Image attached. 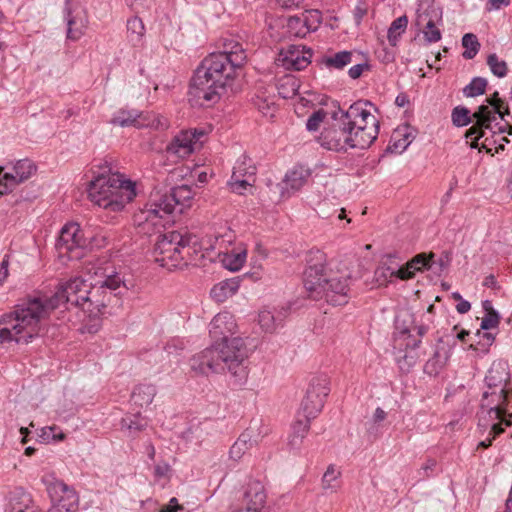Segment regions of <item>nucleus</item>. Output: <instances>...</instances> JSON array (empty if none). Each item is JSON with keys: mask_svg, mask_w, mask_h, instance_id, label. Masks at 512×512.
I'll list each match as a JSON object with an SVG mask.
<instances>
[{"mask_svg": "<svg viewBox=\"0 0 512 512\" xmlns=\"http://www.w3.org/2000/svg\"><path fill=\"white\" fill-rule=\"evenodd\" d=\"M89 284L81 277H75L62 284L50 297H32L18 304L15 309L0 318V345L10 342L28 343L39 335L41 322L51 311L61 305L81 307L88 297Z\"/></svg>", "mask_w": 512, "mask_h": 512, "instance_id": "f257e3e1", "label": "nucleus"}, {"mask_svg": "<svg viewBox=\"0 0 512 512\" xmlns=\"http://www.w3.org/2000/svg\"><path fill=\"white\" fill-rule=\"evenodd\" d=\"M246 60L240 43H225L223 51L211 53L201 61L191 80L190 95L206 103L218 102Z\"/></svg>", "mask_w": 512, "mask_h": 512, "instance_id": "f03ea898", "label": "nucleus"}, {"mask_svg": "<svg viewBox=\"0 0 512 512\" xmlns=\"http://www.w3.org/2000/svg\"><path fill=\"white\" fill-rule=\"evenodd\" d=\"M308 266L304 272V286L314 299L324 298L334 306H342L351 298V274L348 270H327L325 255L316 250L309 253Z\"/></svg>", "mask_w": 512, "mask_h": 512, "instance_id": "7ed1b4c3", "label": "nucleus"}, {"mask_svg": "<svg viewBox=\"0 0 512 512\" xmlns=\"http://www.w3.org/2000/svg\"><path fill=\"white\" fill-rule=\"evenodd\" d=\"M193 198V191L187 185L174 187L170 193L151 195L145 208L134 214V225L139 234L152 235L169 222V216L177 205L188 206Z\"/></svg>", "mask_w": 512, "mask_h": 512, "instance_id": "20e7f679", "label": "nucleus"}, {"mask_svg": "<svg viewBox=\"0 0 512 512\" xmlns=\"http://www.w3.org/2000/svg\"><path fill=\"white\" fill-rule=\"evenodd\" d=\"M88 196L99 207L121 211L135 198V183L119 173H102L90 182Z\"/></svg>", "mask_w": 512, "mask_h": 512, "instance_id": "39448f33", "label": "nucleus"}, {"mask_svg": "<svg viewBox=\"0 0 512 512\" xmlns=\"http://www.w3.org/2000/svg\"><path fill=\"white\" fill-rule=\"evenodd\" d=\"M487 102L489 105H481L474 112L475 124L466 132V138L471 139V146L473 148L478 147V140L485 136L486 130L491 131L493 134L507 132L509 135H512V125L506 124L501 126L496 122L497 119L503 120L504 116L510 113L508 105L499 98V93L494 92L487 99Z\"/></svg>", "mask_w": 512, "mask_h": 512, "instance_id": "423d86ee", "label": "nucleus"}, {"mask_svg": "<svg viewBox=\"0 0 512 512\" xmlns=\"http://www.w3.org/2000/svg\"><path fill=\"white\" fill-rule=\"evenodd\" d=\"M197 244L198 239L195 235L169 231L158 237L153 250L154 260L168 270L181 267L186 264L185 255L190 254V249Z\"/></svg>", "mask_w": 512, "mask_h": 512, "instance_id": "0eeeda50", "label": "nucleus"}, {"mask_svg": "<svg viewBox=\"0 0 512 512\" xmlns=\"http://www.w3.org/2000/svg\"><path fill=\"white\" fill-rule=\"evenodd\" d=\"M132 286V281L126 280L118 272L107 275L98 284H89L88 297H84L81 308L88 313L90 318L97 319L104 314L112 294L114 296L123 295Z\"/></svg>", "mask_w": 512, "mask_h": 512, "instance_id": "6e6552de", "label": "nucleus"}, {"mask_svg": "<svg viewBox=\"0 0 512 512\" xmlns=\"http://www.w3.org/2000/svg\"><path fill=\"white\" fill-rule=\"evenodd\" d=\"M372 107L370 102L359 100L342 114L347 129L357 140L355 145L359 149L368 148L379 134V122L371 113Z\"/></svg>", "mask_w": 512, "mask_h": 512, "instance_id": "1a4fd4ad", "label": "nucleus"}, {"mask_svg": "<svg viewBox=\"0 0 512 512\" xmlns=\"http://www.w3.org/2000/svg\"><path fill=\"white\" fill-rule=\"evenodd\" d=\"M212 345L221 373L227 371L236 385H243L248 378V349L244 339L234 337L230 341Z\"/></svg>", "mask_w": 512, "mask_h": 512, "instance_id": "9d476101", "label": "nucleus"}, {"mask_svg": "<svg viewBox=\"0 0 512 512\" xmlns=\"http://www.w3.org/2000/svg\"><path fill=\"white\" fill-rule=\"evenodd\" d=\"M105 238L92 237L87 231H83L78 223L72 222L63 226L56 243V249L60 257L69 260L80 259L83 250L88 247H101Z\"/></svg>", "mask_w": 512, "mask_h": 512, "instance_id": "9b49d317", "label": "nucleus"}, {"mask_svg": "<svg viewBox=\"0 0 512 512\" xmlns=\"http://www.w3.org/2000/svg\"><path fill=\"white\" fill-rule=\"evenodd\" d=\"M507 390L488 389L484 391L481 402L482 416L479 418L478 426L480 429L487 430L490 422L501 420L506 426H511L512 422L504 419L505 416H512L506 408Z\"/></svg>", "mask_w": 512, "mask_h": 512, "instance_id": "f8f14e48", "label": "nucleus"}, {"mask_svg": "<svg viewBox=\"0 0 512 512\" xmlns=\"http://www.w3.org/2000/svg\"><path fill=\"white\" fill-rule=\"evenodd\" d=\"M329 391L330 389L328 387V379L326 376H319L311 379L306 395L301 404L304 417L311 420L320 413Z\"/></svg>", "mask_w": 512, "mask_h": 512, "instance_id": "ddd939ff", "label": "nucleus"}, {"mask_svg": "<svg viewBox=\"0 0 512 512\" xmlns=\"http://www.w3.org/2000/svg\"><path fill=\"white\" fill-rule=\"evenodd\" d=\"M65 20L67 23V38L72 41L79 40L88 27V15L85 8L73 0H65Z\"/></svg>", "mask_w": 512, "mask_h": 512, "instance_id": "4468645a", "label": "nucleus"}, {"mask_svg": "<svg viewBox=\"0 0 512 512\" xmlns=\"http://www.w3.org/2000/svg\"><path fill=\"white\" fill-rule=\"evenodd\" d=\"M347 124L341 116L338 128L333 127L322 132L320 141L321 145L329 150L346 151L349 148H358L356 139L347 129Z\"/></svg>", "mask_w": 512, "mask_h": 512, "instance_id": "2eb2a0df", "label": "nucleus"}, {"mask_svg": "<svg viewBox=\"0 0 512 512\" xmlns=\"http://www.w3.org/2000/svg\"><path fill=\"white\" fill-rule=\"evenodd\" d=\"M0 167V196L8 193L13 186L30 178L36 172L35 164L29 159L17 161L12 171L2 174Z\"/></svg>", "mask_w": 512, "mask_h": 512, "instance_id": "dca6fc26", "label": "nucleus"}, {"mask_svg": "<svg viewBox=\"0 0 512 512\" xmlns=\"http://www.w3.org/2000/svg\"><path fill=\"white\" fill-rule=\"evenodd\" d=\"M204 136L205 132L203 130L195 129L193 131H181L167 146V150L171 154H175L180 158H185L201 147V139Z\"/></svg>", "mask_w": 512, "mask_h": 512, "instance_id": "f3484780", "label": "nucleus"}, {"mask_svg": "<svg viewBox=\"0 0 512 512\" xmlns=\"http://www.w3.org/2000/svg\"><path fill=\"white\" fill-rule=\"evenodd\" d=\"M312 51L301 45H288L282 48L277 62L278 65L287 70L300 71L305 69L311 62Z\"/></svg>", "mask_w": 512, "mask_h": 512, "instance_id": "a211bd4d", "label": "nucleus"}, {"mask_svg": "<svg viewBox=\"0 0 512 512\" xmlns=\"http://www.w3.org/2000/svg\"><path fill=\"white\" fill-rule=\"evenodd\" d=\"M237 328L236 320L230 312H219L209 324V334L213 344L230 341L231 338H234Z\"/></svg>", "mask_w": 512, "mask_h": 512, "instance_id": "6ab92c4d", "label": "nucleus"}, {"mask_svg": "<svg viewBox=\"0 0 512 512\" xmlns=\"http://www.w3.org/2000/svg\"><path fill=\"white\" fill-rule=\"evenodd\" d=\"M111 123L121 127L134 126L137 128L142 127H155L158 128L163 124L156 120L155 116L149 112H139L137 110H119L112 118Z\"/></svg>", "mask_w": 512, "mask_h": 512, "instance_id": "aec40b11", "label": "nucleus"}, {"mask_svg": "<svg viewBox=\"0 0 512 512\" xmlns=\"http://www.w3.org/2000/svg\"><path fill=\"white\" fill-rule=\"evenodd\" d=\"M311 173L304 166H295L289 170L283 181L278 184L282 197H290V195L300 190L308 181Z\"/></svg>", "mask_w": 512, "mask_h": 512, "instance_id": "412c9836", "label": "nucleus"}, {"mask_svg": "<svg viewBox=\"0 0 512 512\" xmlns=\"http://www.w3.org/2000/svg\"><path fill=\"white\" fill-rule=\"evenodd\" d=\"M55 494L63 495L57 500V503L49 510V512H76L78 506V496L63 481L56 480L50 488Z\"/></svg>", "mask_w": 512, "mask_h": 512, "instance_id": "4be33fe9", "label": "nucleus"}, {"mask_svg": "<svg viewBox=\"0 0 512 512\" xmlns=\"http://www.w3.org/2000/svg\"><path fill=\"white\" fill-rule=\"evenodd\" d=\"M190 367L195 373L201 375H208L209 373H221V367L216 360L215 349H213V345L194 355L190 359Z\"/></svg>", "mask_w": 512, "mask_h": 512, "instance_id": "5701e85b", "label": "nucleus"}, {"mask_svg": "<svg viewBox=\"0 0 512 512\" xmlns=\"http://www.w3.org/2000/svg\"><path fill=\"white\" fill-rule=\"evenodd\" d=\"M265 500L263 485L258 481L251 482L245 491L242 507L237 512H260Z\"/></svg>", "mask_w": 512, "mask_h": 512, "instance_id": "b1692460", "label": "nucleus"}, {"mask_svg": "<svg viewBox=\"0 0 512 512\" xmlns=\"http://www.w3.org/2000/svg\"><path fill=\"white\" fill-rule=\"evenodd\" d=\"M321 23V13L318 10H308L301 16L290 17L288 20L289 29H295L301 26V29L295 32L297 37H305L311 31H315Z\"/></svg>", "mask_w": 512, "mask_h": 512, "instance_id": "393cba45", "label": "nucleus"}, {"mask_svg": "<svg viewBox=\"0 0 512 512\" xmlns=\"http://www.w3.org/2000/svg\"><path fill=\"white\" fill-rule=\"evenodd\" d=\"M510 379L509 365L507 362L494 361L485 377L488 389H498L504 391Z\"/></svg>", "mask_w": 512, "mask_h": 512, "instance_id": "a878e982", "label": "nucleus"}, {"mask_svg": "<svg viewBox=\"0 0 512 512\" xmlns=\"http://www.w3.org/2000/svg\"><path fill=\"white\" fill-rule=\"evenodd\" d=\"M286 311L263 309L258 314V323L266 333H274L283 326Z\"/></svg>", "mask_w": 512, "mask_h": 512, "instance_id": "bb28decb", "label": "nucleus"}, {"mask_svg": "<svg viewBox=\"0 0 512 512\" xmlns=\"http://www.w3.org/2000/svg\"><path fill=\"white\" fill-rule=\"evenodd\" d=\"M7 512H42L32 505L29 493L22 488H16L10 493Z\"/></svg>", "mask_w": 512, "mask_h": 512, "instance_id": "cd10ccee", "label": "nucleus"}, {"mask_svg": "<svg viewBox=\"0 0 512 512\" xmlns=\"http://www.w3.org/2000/svg\"><path fill=\"white\" fill-rule=\"evenodd\" d=\"M240 286L238 278L223 280L213 286L210 295L216 302H225L228 298L237 293Z\"/></svg>", "mask_w": 512, "mask_h": 512, "instance_id": "c85d7f7f", "label": "nucleus"}, {"mask_svg": "<svg viewBox=\"0 0 512 512\" xmlns=\"http://www.w3.org/2000/svg\"><path fill=\"white\" fill-rule=\"evenodd\" d=\"M246 249L238 247L230 252L219 254L220 262L223 267L230 271H238L242 268L246 261Z\"/></svg>", "mask_w": 512, "mask_h": 512, "instance_id": "c756f323", "label": "nucleus"}, {"mask_svg": "<svg viewBox=\"0 0 512 512\" xmlns=\"http://www.w3.org/2000/svg\"><path fill=\"white\" fill-rule=\"evenodd\" d=\"M417 25L422 26L423 36L427 43H436L441 39V31L428 12L418 14Z\"/></svg>", "mask_w": 512, "mask_h": 512, "instance_id": "7c9ffc66", "label": "nucleus"}, {"mask_svg": "<svg viewBox=\"0 0 512 512\" xmlns=\"http://www.w3.org/2000/svg\"><path fill=\"white\" fill-rule=\"evenodd\" d=\"M253 446L252 435L249 431L243 432L229 450V459L238 462Z\"/></svg>", "mask_w": 512, "mask_h": 512, "instance_id": "2f4dec72", "label": "nucleus"}, {"mask_svg": "<svg viewBox=\"0 0 512 512\" xmlns=\"http://www.w3.org/2000/svg\"><path fill=\"white\" fill-rule=\"evenodd\" d=\"M156 392V387L154 385L141 384L134 389L131 399L137 406H147L152 403Z\"/></svg>", "mask_w": 512, "mask_h": 512, "instance_id": "473e14b6", "label": "nucleus"}, {"mask_svg": "<svg viewBox=\"0 0 512 512\" xmlns=\"http://www.w3.org/2000/svg\"><path fill=\"white\" fill-rule=\"evenodd\" d=\"M299 81L294 75H284L278 80L277 90L278 94L283 99L293 98L299 90Z\"/></svg>", "mask_w": 512, "mask_h": 512, "instance_id": "72a5a7b5", "label": "nucleus"}, {"mask_svg": "<svg viewBox=\"0 0 512 512\" xmlns=\"http://www.w3.org/2000/svg\"><path fill=\"white\" fill-rule=\"evenodd\" d=\"M148 426V420L141 414L126 415L121 419V429L127 430L129 435H135Z\"/></svg>", "mask_w": 512, "mask_h": 512, "instance_id": "f704fd0d", "label": "nucleus"}, {"mask_svg": "<svg viewBox=\"0 0 512 512\" xmlns=\"http://www.w3.org/2000/svg\"><path fill=\"white\" fill-rule=\"evenodd\" d=\"M354 54L350 51H340L330 56H325L322 63L329 69L342 70L353 62Z\"/></svg>", "mask_w": 512, "mask_h": 512, "instance_id": "c9c22d12", "label": "nucleus"}, {"mask_svg": "<svg viewBox=\"0 0 512 512\" xmlns=\"http://www.w3.org/2000/svg\"><path fill=\"white\" fill-rule=\"evenodd\" d=\"M341 472L334 466L329 465L322 477V488L326 492L335 493L340 488Z\"/></svg>", "mask_w": 512, "mask_h": 512, "instance_id": "e433bc0d", "label": "nucleus"}, {"mask_svg": "<svg viewBox=\"0 0 512 512\" xmlns=\"http://www.w3.org/2000/svg\"><path fill=\"white\" fill-rule=\"evenodd\" d=\"M407 25L408 19L405 15L396 18L391 23L388 29L387 38L392 46H395L397 44L400 36L406 31Z\"/></svg>", "mask_w": 512, "mask_h": 512, "instance_id": "4c0bfd02", "label": "nucleus"}, {"mask_svg": "<svg viewBox=\"0 0 512 512\" xmlns=\"http://www.w3.org/2000/svg\"><path fill=\"white\" fill-rule=\"evenodd\" d=\"M483 308L486 312V315L482 318L481 328L483 330H489L496 328L500 321V316L497 311L494 310L491 301L485 300L483 302Z\"/></svg>", "mask_w": 512, "mask_h": 512, "instance_id": "58836bf2", "label": "nucleus"}, {"mask_svg": "<svg viewBox=\"0 0 512 512\" xmlns=\"http://www.w3.org/2000/svg\"><path fill=\"white\" fill-rule=\"evenodd\" d=\"M396 267L382 263L374 272V280L378 286H386L395 277Z\"/></svg>", "mask_w": 512, "mask_h": 512, "instance_id": "ea45409f", "label": "nucleus"}, {"mask_svg": "<svg viewBox=\"0 0 512 512\" xmlns=\"http://www.w3.org/2000/svg\"><path fill=\"white\" fill-rule=\"evenodd\" d=\"M310 428V420L305 417V420H298L293 425V433L290 439V445L297 447L300 445Z\"/></svg>", "mask_w": 512, "mask_h": 512, "instance_id": "a19ab883", "label": "nucleus"}, {"mask_svg": "<svg viewBox=\"0 0 512 512\" xmlns=\"http://www.w3.org/2000/svg\"><path fill=\"white\" fill-rule=\"evenodd\" d=\"M462 45L465 48V51L462 53V56L468 60L473 59L480 49V43L476 35L473 33H466L462 37Z\"/></svg>", "mask_w": 512, "mask_h": 512, "instance_id": "79ce46f5", "label": "nucleus"}, {"mask_svg": "<svg viewBox=\"0 0 512 512\" xmlns=\"http://www.w3.org/2000/svg\"><path fill=\"white\" fill-rule=\"evenodd\" d=\"M487 87V80L482 77H475L463 89V94L466 97H476L485 93Z\"/></svg>", "mask_w": 512, "mask_h": 512, "instance_id": "37998d69", "label": "nucleus"}, {"mask_svg": "<svg viewBox=\"0 0 512 512\" xmlns=\"http://www.w3.org/2000/svg\"><path fill=\"white\" fill-rule=\"evenodd\" d=\"M255 107L265 117H273L276 111V104L272 98L265 97L264 95H257L254 99Z\"/></svg>", "mask_w": 512, "mask_h": 512, "instance_id": "c03bdc74", "label": "nucleus"}, {"mask_svg": "<svg viewBox=\"0 0 512 512\" xmlns=\"http://www.w3.org/2000/svg\"><path fill=\"white\" fill-rule=\"evenodd\" d=\"M127 30L133 43L140 42L145 32L143 21L139 17L129 19L127 21Z\"/></svg>", "mask_w": 512, "mask_h": 512, "instance_id": "a18cd8bd", "label": "nucleus"}, {"mask_svg": "<svg viewBox=\"0 0 512 512\" xmlns=\"http://www.w3.org/2000/svg\"><path fill=\"white\" fill-rule=\"evenodd\" d=\"M435 257V254L430 253L429 255L425 253H420L416 256H414L410 261L407 263L409 264L410 268H413V270L416 271H422L424 268L432 269L434 266V262L431 263L432 258Z\"/></svg>", "mask_w": 512, "mask_h": 512, "instance_id": "49530a36", "label": "nucleus"}, {"mask_svg": "<svg viewBox=\"0 0 512 512\" xmlns=\"http://www.w3.org/2000/svg\"><path fill=\"white\" fill-rule=\"evenodd\" d=\"M256 173V168L246 158L242 161H237L233 168L232 176L235 178H253Z\"/></svg>", "mask_w": 512, "mask_h": 512, "instance_id": "de8ad7c7", "label": "nucleus"}, {"mask_svg": "<svg viewBox=\"0 0 512 512\" xmlns=\"http://www.w3.org/2000/svg\"><path fill=\"white\" fill-rule=\"evenodd\" d=\"M487 64L491 72L497 77H504L508 68L504 60H500L496 54H490L487 58Z\"/></svg>", "mask_w": 512, "mask_h": 512, "instance_id": "09e8293b", "label": "nucleus"}, {"mask_svg": "<svg viewBox=\"0 0 512 512\" xmlns=\"http://www.w3.org/2000/svg\"><path fill=\"white\" fill-rule=\"evenodd\" d=\"M452 122L458 127L468 125L471 122L470 111L465 107H455L452 111Z\"/></svg>", "mask_w": 512, "mask_h": 512, "instance_id": "8fccbe9b", "label": "nucleus"}, {"mask_svg": "<svg viewBox=\"0 0 512 512\" xmlns=\"http://www.w3.org/2000/svg\"><path fill=\"white\" fill-rule=\"evenodd\" d=\"M489 432L486 439L480 441L478 443V448H488L492 445L493 440L500 434L504 432V429L501 426V423L490 422L488 426Z\"/></svg>", "mask_w": 512, "mask_h": 512, "instance_id": "3c124183", "label": "nucleus"}, {"mask_svg": "<svg viewBox=\"0 0 512 512\" xmlns=\"http://www.w3.org/2000/svg\"><path fill=\"white\" fill-rule=\"evenodd\" d=\"M251 181H253V178H235L231 176L229 186L234 193L242 195L248 187L252 186Z\"/></svg>", "mask_w": 512, "mask_h": 512, "instance_id": "603ef678", "label": "nucleus"}, {"mask_svg": "<svg viewBox=\"0 0 512 512\" xmlns=\"http://www.w3.org/2000/svg\"><path fill=\"white\" fill-rule=\"evenodd\" d=\"M170 474L171 466L166 461H160L154 466L153 476L155 481L169 480Z\"/></svg>", "mask_w": 512, "mask_h": 512, "instance_id": "864d4df0", "label": "nucleus"}, {"mask_svg": "<svg viewBox=\"0 0 512 512\" xmlns=\"http://www.w3.org/2000/svg\"><path fill=\"white\" fill-rule=\"evenodd\" d=\"M325 113L322 110L314 112L307 120L306 128L309 131L318 130L320 123L324 120Z\"/></svg>", "mask_w": 512, "mask_h": 512, "instance_id": "5fc2aeb1", "label": "nucleus"}, {"mask_svg": "<svg viewBox=\"0 0 512 512\" xmlns=\"http://www.w3.org/2000/svg\"><path fill=\"white\" fill-rule=\"evenodd\" d=\"M56 429L57 428L55 426L44 427L41 429V434L39 436L44 442H49L51 440H62L64 438V434H55L54 431Z\"/></svg>", "mask_w": 512, "mask_h": 512, "instance_id": "6e6d98bb", "label": "nucleus"}, {"mask_svg": "<svg viewBox=\"0 0 512 512\" xmlns=\"http://www.w3.org/2000/svg\"><path fill=\"white\" fill-rule=\"evenodd\" d=\"M416 270H413V268L409 267V264L406 263L404 266L397 268L396 267V273L395 277L399 278L401 280H408L414 277Z\"/></svg>", "mask_w": 512, "mask_h": 512, "instance_id": "4d7b16f0", "label": "nucleus"}, {"mask_svg": "<svg viewBox=\"0 0 512 512\" xmlns=\"http://www.w3.org/2000/svg\"><path fill=\"white\" fill-rule=\"evenodd\" d=\"M368 69H369L368 63H366V62L365 63H357L349 69L348 75L352 79H358L362 75L364 70H368Z\"/></svg>", "mask_w": 512, "mask_h": 512, "instance_id": "13d9d810", "label": "nucleus"}, {"mask_svg": "<svg viewBox=\"0 0 512 512\" xmlns=\"http://www.w3.org/2000/svg\"><path fill=\"white\" fill-rule=\"evenodd\" d=\"M450 261H451L450 254L448 252H444L437 260H434V258H432L431 263L434 262V265H438L440 270H443L448 267Z\"/></svg>", "mask_w": 512, "mask_h": 512, "instance_id": "bf43d9fd", "label": "nucleus"}, {"mask_svg": "<svg viewBox=\"0 0 512 512\" xmlns=\"http://www.w3.org/2000/svg\"><path fill=\"white\" fill-rule=\"evenodd\" d=\"M510 3V0H488L486 4V10L492 11V10H499L502 6H508Z\"/></svg>", "mask_w": 512, "mask_h": 512, "instance_id": "052dcab7", "label": "nucleus"}, {"mask_svg": "<svg viewBox=\"0 0 512 512\" xmlns=\"http://www.w3.org/2000/svg\"><path fill=\"white\" fill-rule=\"evenodd\" d=\"M182 510V506L178 504V500L173 497L170 499L169 503L161 508V512H178Z\"/></svg>", "mask_w": 512, "mask_h": 512, "instance_id": "680f3d73", "label": "nucleus"}, {"mask_svg": "<svg viewBox=\"0 0 512 512\" xmlns=\"http://www.w3.org/2000/svg\"><path fill=\"white\" fill-rule=\"evenodd\" d=\"M409 128H404L403 129V134H401L403 136V146H401V149L404 151L409 145L410 143L412 142V139L414 138V136L412 135L411 132L408 131Z\"/></svg>", "mask_w": 512, "mask_h": 512, "instance_id": "e2e57ef3", "label": "nucleus"}, {"mask_svg": "<svg viewBox=\"0 0 512 512\" xmlns=\"http://www.w3.org/2000/svg\"><path fill=\"white\" fill-rule=\"evenodd\" d=\"M7 276H8V260L4 258L0 262V285L4 282V280L7 278Z\"/></svg>", "mask_w": 512, "mask_h": 512, "instance_id": "0e129e2a", "label": "nucleus"}, {"mask_svg": "<svg viewBox=\"0 0 512 512\" xmlns=\"http://www.w3.org/2000/svg\"><path fill=\"white\" fill-rule=\"evenodd\" d=\"M387 417V413L380 407L376 408L374 414H373V422L374 423H378V422H382L386 419Z\"/></svg>", "mask_w": 512, "mask_h": 512, "instance_id": "69168bd1", "label": "nucleus"}, {"mask_svg": "<svg viewBox=\"0 0 512 512\" xmlns=\"http://www.w3.org/2000/svg\"><path fill=\"white\" fill-rule=\"evenodd\" d=\"M471 308V305L468 301L466 300H461L457 305H456V310L458 313L460 314H465L467 313Z\"/></svg>", "mask_w": 512, "mask_h": 512, "instance_id": "338daca9", "label": "nucleus"}, {"mask_svg": "<svg viewBox=\"0 0 512 512\" xmlns=\"http://www.w3.org/2000/svg\"><path fill=\"white\" fill-rule=\"evenodd\" d=\"M483 284L486 287L495 288L496 285H497V281H496L495 276L492 275V274L488 275L487 277H485Z\"/></svg>", "mask_w": 512, "mask_h": 512, "instance_id": "774afa93", "label": "nucleus"}]
</instances>
